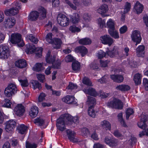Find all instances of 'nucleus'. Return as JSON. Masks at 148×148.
Returning a JSON list of instances; mask_svg holds the SVG:
<instances>
[{
  "mask_svg": "<svg viewBox=\"0 0 148 148\" xmlns=\"http://www.w3.org/2000/svg\"><path fill=\"white\" fill-rule=\"evenodd\" d=\"M16 20L13 17L10 16L5 18L3 25L6 28H12L15 24Z\"/></svg>",
  "mask_w": 148,
  "mask_h": 148,
  "instance_id": "obj_8",
  "label": "nucleus"
},
{
  "mask_svg": "<svg viewBox=\"0 0 148 148\" xmlns=\"http://www.w3.org/2000/svg\"><path fill=\"white\" fill-rule=\"evenodd\" d=\"M34 122L35 124L41 126L44 124V121L42 119L39 118L35 119L34 120Z\"/></svg>",
  "mask_w": 148,
  "mask_h": 148,
  "instance_id": "obj_45",
  "label": "nucleus"
},
{
  "mask_svg": "<svg viewBox=\"0 0 148 148\" xmlns=\"http://www.w3.org/2000/svg\"><path fill=\"white\" fill-rule=\"evenodd\" d=\"M107 105L110 108L122 109L123 104L121 100L118 99H114L112 101L108 102Z\"/></svg>",
  "mask_w": 148,
  "mask_h": 148,
  "instance_id": "obj_5",
  "label": "nucleus"
},
{
  "mask_svg": "<svg viewBox=\"0 0 148 148\" xmlns=\"http://www.w3.org/2000/svg\"><path fill=\"white\" fill-rule=\"evenodd\" d=\"M83 22L84 23L90 21L91 20V15L88 13H85L82 16Z\"/></svg>",
  "mask_w": 148,
  "mask_h": 148,
  "instance_id": "obj_40",
  "label": "nucleus"
},
{
  "mask_svg": "<svg viewBox=\"0 0 148 148\" xmlns=\"http://www.w3.org/2000/svg\"><path fill=\"white\" fill-rule=\"evenodd\" d=\"M27 38L31 42L34 43L36 44L38 42V39L33 36L32 34H30L27 36Z\"/></svg>",
  "mask_w": 148,
  "mask_h": 148,
  "instance_id": "obj_53",
  "label": "nucleus"
},
{
  "mask_svg": "<svg viewBox=\"0 0 148 148\" xmlns=\"http://www.w3.org/2000/svg\"><path fill=\"white\" fill-rule=\"evenodd\" d=\"M31 83L32 85V86L34 89L36 88L40 89L41 88V85L37 81L32 80L31 81Z\"/></svg>",
  "mask_w": 148,
  "mask_h": 148,
  "instance_id": "obj_42",
  "label": "nucleus"
},
{
  "mask_svg": "<svg viewBox=\"0 0 148 148\" xmlns=\"http://www.w3.org/2000/svg\"><path fill=\"white\" fill-rule=\"evenodd\" d=\"M145 47L143 45L138 46L136 49V54L139 57H143L145 55Z\"/></svg>",
  "mask_w": 148,
  "mask_h": 148,
  "instance_id": "obj_18",
  "label": "nucleus"
},
{
  "mask_svg": "<svg viewBox=\"0 0 148 148\" xmlns=\"http://www.w3.org/2000/svg\"><path fill=\"white\" fill-rule=\"evenodd\" d=\"M12 5V7L5 11V14L7 16H14L18 13L19 10L21 8L20 3L17 2H15Z\"/></svg>",
  "mask_w": 148,
  "mask_h": 148,
  "instance_id": "obj_2",
  "label": "nucleus"
},
{
  "mask_svg": "<svg viewBox=\"0 0 148 148\" xmlns=\"http://www.w3.org/2000/svg\"><path fill=\"white\" fill-rule=\"evenodd\" d=\"M10 56L9 49L6 45H0V58L6 59Z\"/></svg>",
  "mask_w": 148,
  "mask_h": 148,
  "instance_id": "obj_7",
  "label": "nucleus"
},
{
  "mask_svg": "<svg viewBox=\"0 0 148 148\" xmlns=\"http://www.w3.org/2000/svg\"><path fill=\"white\" fill-rule=\"evenodd\" d=\"M89 66L90 68L92 70H99V69L98 64L95 62L91 63L89 65Z\"/></svg>",
  "mask_w": 148,
  "mask_h": 148,
  "instance_id": "obj_51",
  "label": "nucleus"
},
{
  "mask_svg": "<svg viewBox=\"0 0 148 148\" xmlns=\"http://www.w3.org/2000/svg\"><path fill=\"white\" fill-rule=\"evenodd\" d=\"M81 134L83 136H87L89 134L88 129L86 128H83L81 131Z\"/></svg>",
  "mask_w": 148,
  "mask_h": 148,
  "instance_id": "obj_58",
  "label": "nucleus"
},
{
  "mask_svg": "<svg viewBox=\"0 0 148 148\" xmlns=\"http://www.w3.org/2000/svg\"><path fill=\"white\" fill-rule=\"evenodd\" d=\"M141 78L142 75L139 73H137L135 75L134 80L136 85H138L141 83Z\"/></svg>",
  "mask_w": 148,
  "mask_h": 148,
  "instance_id": "obj_36",
  "label": "nucleus"
},
{
  "mask_svg": "<svg viewBox=\"0 0 148 148\" xmlns=\"http://www.w3.org/2000/svg\"><path fill=\"white\" fill-rule=\"evenodd\" d=\"M145 122L142 121L140 120V122L138 123H137L138 126L140 128L142 129L145 128L146 126V125L145 123Z\"/></svg>",
  "mask_w": 148,
  "mask_h": 148,
  "instance_id": "obj_63",
  "label": "nucleus"
},
{
  "mask_svg": "<svg viewBox=\"0 0 148 148\" xmlns=\"http://www.w3.org/2000/svg\"><path fill=\"white\" fill-rule=\"evenodd\" d=\"M38 112V108L36 106H33L30 109L29 115L32 117L34 118L37 116Z\"/></svg>",
  "mask_w": 148,
  "mask_h": 148,
  "instance_id": "obj_19",
  "label": "nucleus"
},
{
  "mask_svg": "<svg viewBox=\"0 0 148 148\" xmlns=\"http://www.w3.org/2000/svg\"><path fill=\"white\" fill-rule=\"evenodd\" d=\"M15 64L16 66L21 68L25 67L27 66L26 62L24 59H20L16 61Z\"/></svg>",
  "mask_w": 148,
  "mask_h": 148,
  "instance_id": "obj_28",
  "label": "nucleus"
},
{
  "mask_svg": "<svg viewBox=\"0 0 148 148\" xmlns=\"http://www.w3.org/2000/svg\"><path fill=\"white\" fill-rule=\"evenodd\" d=\"M131 8V4L130 3L127 2L125 6L124 12L125 13H127L130 10Z\"/></svg>",
  "mask_w": 148,
  "mask_h": 148,
  "instance_id": "obj_60",
  "label": "nucleus"
},
{
  "mask_svg": "<svg viewBox=\"0 0 148 148\" xmlns=\"http://www.w3.org/2000/svg\"><path fill=\"white\" fill-rule=\"evenodd\" d=\"M108 32L110 36L115 39H118L119 38V35L117 31L115 29L108 30Z\"/></svg>",
  "mask_w": 148,
  "mask_h": 148,
  "instance_id": "obj_37",
  "label": "nucleus"
},
{
  "mask_svg": "<svg viewBox=\"0 0 148 148\" xmlns=\"http://www.w3.org/2000/svg\"><path fill=\"white\" fill-rule=\"evenodd\" d=\"M6 88H8V89H9L10 91L14 94L16 92L17 90V88L16 85L15 84L13 83L10 84Z\"/></svg>",
  "mask_w": 148,
  "mask_h": 148,
  "instance_id": "obj_38",
  "label": "nucleus"
},
{
  "mask_svg": "<svg viewBox=\"0 0 148 148\" xmlns=\"http://www.w3.org/2000/svg\"><path fill=\"white\" fill-rule=\"evenodd\" d=\"M71 118L68 114H65L61 115L56 121V126L60 130L62 131L65 129V125H69L68 123V119Z\"/></svg>",
  "mask_w": 148,
  "mask_h": 148,
  "instance_id": "obj_1",
  "label": "nucleus"
},
{
  "mask_svg": "<svg viewBox=\"0 0 148 148\" xmlns=\"http://www.w3.org/2000/svg\"><path fill=\"white\" fill-rule=\"evenodd\" d=\"M143 7L139 2L137 1L134 6V9L138 14H139L143 11Z\"/></svg>",
  "mask_w": 148,
  "mask_h": 148,
  "instance_id": "obj_30",
  "label": "nucleus"
},
{
  "mask_svg": "<svg viewBox=\"0 0 148 148\" xmlns=\"http://www.w3.org/2000/svg\"><path fill=\"white\" fill-rule=\"evenodd\" d=\"M27 127L24 125L22 124L18 127V132L21 134H24L27 130Z\"/></svg>",
  "mask_w": 148,
  "mask_h": 148,
  "instance_id": "obj_39",
  "label": "nucleus"
},
{
  "mask_svg": "<svg viewBox=\"0 0 148 148\" xmlns=\"http://www.w3.org/2000/svg\"><path fill=\"white\" fill-rule=\"evenodd\" d=\"M42 50L41 47L36 48L34 46L28 44L27 45L25 51L27 54H32L35 52L37 56L40 57L41 56Z\"/></svg>",
  "mask_w": 148,
  "mask_h": 148,
  "instance_id": "obj_3",
  "label": "nucleus"
},
{
  "mask_svg": "<svg viewBox=\"0 0 148 148\" xmlns=\"http://www.w3.org/2000/svg\"><path fill=\"white\" fill-rule=\"evenodd\" d=\"M14 94L12 92H11L9 89L6 88L4 90V95L5 96L7 97H11L12 95Z\"/></svg>",
  "mask_w": 148,
  "mask_h": 148,
  "instance_id": "obj_54",
  "label": "nucleus"
},
{
  "mask_svg": "<svg viewBox=\"0 0 148 148\" xmlns=\"http://www.w3.org/2000/svg\"><path fill=\"white\" fill-rule=\"evenodd\" d=\"M37 145L35 143H31L28 142H27L26 144V148H36Z\"/></svg>",
  "mask_w": 148,
  "mask_h": 148,
  "instance_id": "obj_59",
  "label": "nucleus"
},
{
  "mask_svg": "<svg viewBox=\"0 0 148 148\" xmlns=\"http://www.w3.org/2000/svg\"><path fill=\"white\" fill-rule=\"evenodd\" d=\"M11 104L10 100L5 99L4 103L3 105V106L4 107L10 108Z\"/></svg>",
  "mask_w": 148,
  "mask_h": 148,
  "instance_id": "obj_57",
  "label": "nucleus"
},
{
  "mask_svg": "<svg viewBox=\"0 0 148 148\" xmlns=\"http://www.w3.org/2000/svg\"><path fill=\"white\" fill-rule=\"evenodd\" d=\"M77 86L76 84L70 83L67 87L68 89L73 90L77 89Z\"/></svg>",
  "mask_w": 148,
  "mask_h": 148,
  "instance_id": "obj_62",
  "label": "nucleus"
},
{
  "mask_svg": "<svg viewBox=\"0 0 148 148\" xmlns=\"http://www.w3.org/2000/svg\"><path fill=\"white\" fill-rule=\"evenodd\" d=\"M83 91L85 93L92 96H96L97 95V92L95 90L92 88L89 87L84 89Z\"/></svg>",
  "mask_w": 148,
  "mask_h": 148,
  "instance_id": "obj_25",
  "label": "nucleus"
},
{
  "mask_svg": "<svg viewBox=\"0 0 148 148\" xmlns=\"http://www.w3.org/2000/svg\"><path fill=\"white\" fill-rule=\"evenodd\" d=\"M70 31L72 32L75 33V32H79L81 31L80 28L76 27L75 25H72L69 28Z\"/></svg>",
  "mask_w": 148,
  "mask_h": 148,
  "instance_id": "obj_50",
  "label": "nucleus"
},
{
  "mask_svg": "<svg viewBox=\"0 0 148 148\" xmlns=\"http://www.w3.org/2000/svg\"><path fill=\"white\" fill-rule=\"evenodd\" d=\"M33 70L34 71H39L43 70L44 68L41 63H37L34 66L33 68Z\"/></svg>",
  "mask_w": 148,
  "mask_h": 148,
  "instance_id": "obj_44",
  "label": "nucleus"
},
{
  "mask_svg": "<svg viewBox=\"0 0 148 148\" xmlns=\"http://www.w3.org/2000/svg\"><path fill=\"white\" fill-rule=\"evenodd\" d=\"M97 23L98 25L101 28L105 26V21L104 20H102L101 18H99L97 19Z\"/></svg>",
  "mask_w": 148,
  "mask_h": 148,
  "instance_id": "obj_48",
  "label": "nucleus"
},
{
  "mask_svg": "<svg viewBox=\"0 0 148 148\" xmlns=\"http://www.w3.org/2000/svg\"><path fill=\"white\" fill-rule=\"evenodd\" d=\"M62 42L61 40L57 38H53L52 45L53 47L56 49H59L60 47Z\"/></svg>",
  "mask_w": 148,
  "mask_h": 148,
  "instance_id": "obj_16",
  "label": "nucleus"
},
{
  "mask_svg": "<svg viewBox=\"0 0 148 148\" xmlns=\"http://www.w3.org/2000/svg\"><path fill=\"white\" fill-rule=\"evenodd\" d=\"M46 95L44 93H41L38 98V100L39 102H41L45 100V97Z\"/></svg>",
  "mask_w": 148,
  "mask_h": 148,
  "instance_id": "obj_64",
  "label": "nucleus"
},
{
  "mask_svg": "<svg viewBox=\"0 0 148 148\" xmlns=\"http://www.w3.org/2000/svg\"><path fill=\"white\" fill-rule=\"evenodd\" d=\"M75 50L77 52L80 53L82 57L84 56L88 52L87 49L84 46H80L76 47Z\"/></svg>",
  "mask_w": 148,
  "mask_h": 148,
  "instance_id": "obj_23",
  "label": "nucleus"
},
{
  "mask_svg": "<svg viewBox=\"0 0 148 148\" xmlns=\"http://www.w3.org/2000/svg\"><path fill=\"white\" fill-rule=\"evenodd\" d=\"M57 21L58 23L63 27L66 26L69 24V18L62 14H58L57 17Z\"/></svg>",
  "mask_w": 148,
  "mask_h": 148,
  "instance_id": "obj_6",
  "label": "nucleus"
},
{
  "mask_svg": "<svg viewBox=\"0 0 148 148\" xmlns=\"http://www.w3.org/2000/svg\"><path fill=\"white\" fill-rule=\"evenodd\" d=\"M62 100L63 101L69 104H75L76 103V102L75 100V97L70 95H67L63 97Z\"/></svg>",
  "mask_w": 148,
  "mask_h": 148,
  "instance_id": "obj_17",
  "label": "nucleus"
},
{
  "mask_svg": "<svg viewBox=\"0 0 148 148\" xmlns=\"http://www.w3.org/2000/svg\"><path fill=\"white\" fill-rule=\"evenodd\" d=\"M83 83L89 86H92V83L90 80L88 78L85 77H84L82 80Z\"/></svg>",
  "mask_w": 148,
  "mask_h": 148,
  "instance_id": "obj_52",
  "label": "nucleus"
},
{
  "mask_svg": "<svg viewBox=\"0 0 148 148\" xmlns=\"http://www.w3.org/2000/svg\"><path fill=\"white\" fill-rule=\"evenodd\" d=\"M45 39L46 41L48 43L52 44L53 38H52V34L51 33H48L46 36Z\"/></svg>",
  "mask_w": 148,
  "mask_h": 148,
  "instance_id": "obj_46",
  "label": "nucleus"
},
{
  "mask_svg": "<svg viewBox=\"0 0 148 148\" xmlns=\"http://www.w3.org/2000/svg\"><path fill=\"white\" fill-rule=\"evenodd\" d=\"M110 77L114 81L118 83L122 82L123 79V76L119 75H111L110 76Z\"/></svg>",
  "mask_w": 148,
  "mask_h": 148,
  "instance_id": "obj_26",
  "label": "nucleus"
},
{
  "mask_svg": "<svg viewBox=\"0 0 148 148\" xmlns=\"http://www.w3.org/2000/svg\"><path fill=\"white\" fill-rule=\"evenodd\" d=\"M39 18V14L37 11H33L30 12L28 19L31 21H35Z\"/></svg>",
  "mask_w": 148,
  "mask_h": 148,
  "instance_id": "obj_24",
  "label": "nucleus"
},
{
  "mask_svg": "<svg viewBox=\"0 0 148 148\" xmlns=\"http://www.w3.org/2000/svg\"><path fill=\"white\" fill-rule=\"evenodd\" d=\"M52 66L53 68L55 69H59L61 64L60 61V60H56L52 64Z\"/></svg>",
  "mask_w": 148,
  "mask_h": 148,
  "instance_id": "obj_56",
  "label": "nucleus"
},
{
  "mask_svg": "<svg viewBox=\"0 0 148 148\" xmlns=\"http://www.w3.org/2000/svg\"><path fill=\"white\" fill-rule=\"evenodd\" d=\"M131 37L132 40L136 43V46L142 40L140 32L137 30L133 31L131 35Z\"/></svg>",
  "mask_w": 148,
  "mask_h": 148,
  "instance_id": "obj_9",
  "label": "nucleus"
},
{
  "mask_svg": "<svg viewBox=\"0 0 148 148\" xmlns=\"http://www.w3.org/2000/svg\"><path fill=\"white\" fill-rule=\"evenodd\" d=\"M94 108H88V115L90 116L95 118L96 116V112L94 110Z\"/></svg>",
  "mask_w": 148,
  "mask_h": 148,
  "instance_id": "obj_47",
  "label": "nucleus"
},
{
  "mask_svg": "<svg viewBox=\"0 0 148 148\" xmlns=\"http://www.w3.org/2000/svg\"><path fill=\"white\" fill-rule=\"evenodd\" d=\"M18 80L22 87H27L28 85L27 79H25L23 77L20 76L18 77Z\"/></svg>",
  "mask_w": 148,
  "mask_h": 148,
  "instance_id": "obj_35",
  "label": "nucleus"
},
{
  "mask_svg": "<svg viewBox=\"0 0 148 148\" xmlns=\"http://www.w3.org/2000/svg\"><path fill=\"white\" fill-rule=\"evenodd\" d=\"M107 53L108 56L110 57L118 56L122 57V56L119 53L118 49L117 47H114L113 50L111 51H107Z\"/></svg>",
  "mask_w": 148,
  "mask_h": 148,
  "instance_id": "obj_13",
  "label": "nucleus"
},
{
  "mask_svg": "<svg viewBox=\"0 0 148 148\" xmlns=\"http://www.w3.org/2000/svg\"><path fill=\"white\" fill-rule=\"evenodd\" d=\"M100 40L101 42L104 44H108L109 46L114 42L113 40L108 35H105L101 36Z\"/></svg>",
  "mask_w": 148,
  "mask_h": 148,
  "instance_id": "obj_11",
  "label": "nucleus"
},
{
  "mask_svg": "<svg viewBox=\"0 0 148 148\" xmlns=\"http://www.w3.org/2000/svg\"><path fill=\"white\" fill-rule=\"evenodd\" d=\"M71 20L73 24H76L80 20V16L77 13H75L70 16Z\"/></svg>",
  "mask_w": 148,
  "mask_h": 148,
  "instance_id": "obj_29",
  "label": "nucleus"
},
{
  "mask_svg": "<svg viewBox=\"0 0 148 148\" xmlns=\"http://www.w3.org/2000/svg\"><path fill=\"white\" fill-rule=\"evenodd\" d=\"M133 113L134 111L131 108L127 109L126 112V119H128L130 116Z\"/></svg>",
  "mask_w": 148,
  "mask_h": 148,
  "instance_id": "obj_55",
  "label": "nucleus"
},
{
  "mask_svg": "<svg viewBox=\"0 0 148 148\" xmlns=\"http://www.w3.org/2000/svg\"><path fill=\"white\" fill-rule=\"evenodd\" d=\"M105 142L107 144L111 147H114L117 145L118 141L114 138H111L106 137L105 138Z\"/></svg>",
  "mask_w": 148,
  "mask_h": 148,
  "instance_id": "obj_14",
  "label": "nucleus"
},
{
  "mask_svg": "<svg viewBox=\"0 0 148 148\" xmlns=\"http://www.w3.org/2000/svg\"><path fill=\"white\" fill-rule=\"evenodd\" d=\"M108 10V5L106 4H103L97 9V11L98 13L103 16L107 12Z\"/></svg>",
  "mask_w": 148,
  "mask_h": 148,
  "instance_id": "obj_20",
  "label": "nucleus"
},
{
  "mask_svg": "<svg viewBox=\"0 0 148 148\" xmlns=\"http://www.w3.org/2000/svg\"><path fill=\"white\" fill-rule=\"evenodd\" d=\"M115 24L114 21L111 18L109 19L106 23L107 26L109 28L108 30L115 29Z\"/></svg>",
  "mask_w": 148,
  "mask_h": 148,
  "instance_id": "obj_34",
  "label": "nucleus"
},
{
  "mask_svg": "<svg viewBox=\"0 0 148 148\" xmlns=\"http://www.w3.org/2000/svg\"><path fill=\"white\" fill-rule=\"evenodd\" d=\"M66 3L70 7L74 10H76L77 9V7L74 5L73 3L69 0H64Z\"/></svg>",
  "mask_w": 148,
  "mask_h": 148,
  "instance_id": "obj_61",
  "label": "nucleus"
},
{
  "mask_svg": "<svg viewBox=\"0 0 148 148\" xmlns=\"http://www.w3.org/2000/svg\"><path fill=\"white\" fill-rule=\"evenodd\" d=\"M118 117L119 121L121 123L122 126L125 127H126L127 125L125 124V121L123 119L122 113H120L118 114Z\"/></svg>",
  "mask_w": 148,
  "mask_h": 148,
  "instance_id": "obj_49",
  "label": "nucleus"
},
{
  "mask_svg": "<svg viewBox=\"0 0 148 148\" xmlns=\"http://www.w3.org/2000/svg\"><path fill=\"white\" fill-rule=\"evenodd\" d=\"M38 13L39 18L40 19H42L46 16V10L43 7H40L39 8Z\"/></svg>",
  "mask_w": 148,
  "mask_h": 148,
  "instance_id": "obj_27",
  "label": "nucleus"
},
{
  "mask_svg": "<svg viewBox=\"0 0 148 148\" xmlns=\"http://www.w3.org/2000/svg\"><path fill=\"white\" fill-rule=\"evenodd\" d=\"M66 132L68 137L70 140L73 143H76L78 141V139L75 137V133L69 130H66Z\"/></svg>",
  "mask_w": 148,
  "mask_h": 148,
  "instance_id": "obj_15",
  "label": "nucleus"
},
{
  "mask_svg": "<svg viewBox=\"0 0 148 148\" xmlns=\"http://www.w3.org/2000/svg\"><path fill=\"white\" fill-rule=\"evenodd\" d=\"M72 68L73 70L77 71L79 70L80 68V64L77 61H75L73 62Z\"/></svg>",
  "mask_w": 148,
  "mask_h": 148,
  "instance_id": "obj_43",
  "label": "nucleus"
},
{
  "mask_svg": "<svg viewBox=\"0 0 148 148\" xmlns=\"http://www.w3.org/2000/svg\"><path fill=\"white\" fill-rule=\"evenodd\" d=\"M100 126L103 128H106V130H110L111 129V125L110 123L106 120L101 122Z\"/></svg>",
  "mask_w": 148,
  "mask_h": 148,
  "instance_id": "obj_31",
  "label": "nucleus"
},
{
  "mask_svg": "<svg viewBox=\"0 0 148 148\" xmlns=\"http://www.w3.org/2000/svg\"><path fill=\"white\" fill-rule=\"evenodd\" d=\"M25 111L24 107L21 104H18L14 109L15 114L19 116L22 115Z\"/></svg>",
  "mask_w": 148,
  "mask_h": 148,
  "instance_id": "obj_12",
  "label": "nucleus"
},
{
  "mask_svg": "<svg viewBox=\"0 0 148 148\" xmlns=\"http://www.w3.org/2000/svg\"><path fill=\"white\" fill-rule=\"evenodd\" d=\"M79 43L81 45H87L91 44V40L87 38H85L80 39L79 41Z\"/></svg>",
  "mask_w": 148,
  "mask_h": 148,
  "instance_id": "obj_41",
  "label": "nucleus"
},
{
  "mask_svg": "<svg viewBox=\"0 0 148 148\" xmlns=\"http://www.w3.org/2000/svg\"><path fill=\"white\" fill-rule=\"evenodd\" d=\"M10 41L12 44H17L19 47H22L24 45L23 40L21 39V35L18 34H12Z\"/></svg>",
  "mask_w": 148,
  "mask_h": 148,
  "instance_id": "obj_4",
  "label": "nucleus"
},
{
  "mask_svg": "<svg viewBox=\"0 0 148 148\" xmlns=\"http://www.w3.org/2000/svg\"><path fill=\"white\" fill-rule=\"evenodd\" d=\"M116 89L117 90L124 91L129 90L130 87L128 85L123 84L117 86L116 87Z\"/></svg>",
  "mask_w": 148,
  "mask_h": 148,
  "instance_id": "obj_33",
  "label": "nucleus"
},
{
  "mask_svg": "<svg viewBox=\"0 0 148 148\" xmlns=\"http://www.w3.org/2000/svg\"><path fill=\"white\" fill-rule=\"evenodd\" d=\"M69 115L71 117V118H69V119H68V123L69 124V125H71L73 123H77L79 122V118L78 116H76L73 117L69 114Z\"/></svg>",
  "mask_w": 148,
  "mask_h": 148,
  "instance_id": "obj_32",
  "label": "nucleus"
},
{
  "mask_svg": "<svg viewBox=\"0 0 148 148\" xmlns=\"http://www.w3.org/2000/svg\"><path fill=\"white\" fill-rule=\"evenodd\" d=\"M51 52L49 51L46 54V62L49 64H52L55 61L56 55H53V56H50Z\"/></svg>",
  "mask_w": 148,
  "mask_h": 148,
  "instance_id": "obj_22",
  "label": "nucleus"
},
{
  "mask_svg": "<svg viewBox=\"0 0 148 148\" xmlns=\"http://www.w3.org/2000/svg\"><path fill=\"white\" fill-rule=\"evenodd\" d=\"M86 103L88 105V108H94L96 104V100L93 97L88 96Z\"/></svg>",
  "mask_w": 148,
  "mask_h": 148,
  "instance_id": "obj_21",
  "label": "nucleus"
},
{
  "mask_svg": "<svg viewBox=\"0 0 148 148\" xmlns=\"http://www.w3.org/2000/svg\"><path fill=\"white\" fill-rule=\"evenodd\" d=\"M16 125L15 121L13 120H11L7 121L5 126L6 131L9 132H11L15 128Z\"/></svg>",
  "mask_w": 148,
  "mask_h": 148,
  "instance_id": "obj_10",
  "label": "nucleus"
}]
</instances>
